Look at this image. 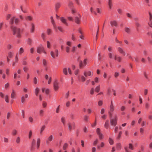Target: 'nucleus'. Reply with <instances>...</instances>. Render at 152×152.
Here are the masks:
<instances>
[{
	"instance_id": "1",
	"label": "nucleus",
	"mask_w": 152,
	"mask_h": 152,
	"mask_svg": "<svg viewBox=\"0 0 152 152\" xmlns=\"http://www.w3.org/2000/svg\"><path fill=\"white\" fill-rule=\"evenodd\" d=\"M11 28L13 32V35H16L18 37H20V29L19 28L13 26H11Z\"/></svg>"
},
{
	"instance_id": "2",
	"label": "nucleus",
	"mask_w": 152,
	"mask_h": 152,
	"mask_svg": "<svg viewBox=\"0 0 152 152\" xmlns=\"http://www.w3.org/2000/svg\"><path fill=\"white\" fill-rule=\"evenodd\" d=\"M117 117L116 116L114 118H111L110 123L112 126H115L117 124Z\"/></svg>"
},
{
	"instance_id": "3",
	"label": "nucleus",
	"mask_w": 152,
	"mask_h": 152,
	"mask_svg": "<svg viewBox=\"0 0 152 152\" xmlns=\"http://www.w3.org/2000/svg\"><path fill=\"white\" fill-rule=\"evenodd\" d=\"M87 59L86 58H85L83 61H80L79 63V66L80 68H82L83 67L85 66L87 64Z\"/></svg>"
},
{
	"instance_id": "4",
	"label": "nucleus",
	"mask_w": 152,
	"mask_h": 152,
	"mask_svg": "<svg viewBox=\"0 0 152 152\" xmlns=\"http://www.w3.org/2000/svg\"><path fill=\"white\" fill-rule=\"evenodd\" d=\"M14 20L15 23L16 24H17L19 22V20L18 18H15V17H13L11 18L10 20V23L12 25L14 23Z\"/></svg>"
},
{
	"instance_id": "5",
	"label": "nucleus",
	"mask_w": 152,
	"mask_h": 152,
	"mask_svg": "<svg viewBox=\"0 0 152 152\" xmlns=\"http://www.w3.org/2000/svg\"><path fill=\"white\" fill-rule=\"evenodd\" d=\"M37 52L39 54L41 53L42 52L45 54H46V52L45 51L44 47L42 45H41L40 47L37 48Z\"/></svg>"
},
{
	"instance_id": "6",
	"label": "nucleus",
	"mask_w": 152,
	"mask_h": 152,
	"mask_svg": "<svg viewBox=\"0 0 152 152\" xmlns=\"http://www.w3.org/2000/svg\"><path fill=\"white\" fill-rule=\"evenodd\" d=\"M128 148L131 150H133L134 149V147L133 145L131 143H129V144L128 148L127 147H125L124 148V149L126 152H131Z\"/></svg>"
},
{
	"instance_id": "7",
	"label": "nucleus",
	"mask_w": 152,
	"mask_h": 152,
	"mask_svg": "<svg viewBox=\"0 0 152 152\" xmlns=\"http://www.w3.org/2000/svg\"><path fill=\"white\" fill-rule=\"evenodd\" d=\"M50 55L53 58H55V57H57L58 55V50L56 49L54 52L53 51H51L50 52Z\"/></svg>"
},
{
	"instance_id": "8",
	"label": "nucleus",
	"mask_w": 152,
	"mask_h": 152,
	"mask_svg": "<svg viewBox=\"0 0 152 152\" xmlns=\"http://www.w3.org/2000/svg\"><path fill=\"white\" fill-rule=\"evenodd\" d=\"M59 83L57 80H55L53 84V86L54 89L55 91H57L59 88Z\"/></svg>"
},
{
	"instance_id": "9",
	"label": "nucleus",
	"mask_w": 152,
	"mask_h": 152,
	"mask_svg": "<svg viewBox=\"0 0 152 152\" xmlns=\"http://www.w3.org/2000/svg\"><path fill=\"white\" fill-rule=\"evenodd\" d=\"M96 132L98 135L100 140H102L103 138V135L101 132V130L99 128H97L96 129Z\"/></svg>"
},
{
	"instance_id": "10",
	"label": "nucleus",
	"mask_w": 152,
	"mask_h": 152,
	"mask_svg": "<svg viewBox=\"0 0 152 152\" xmlns=\"http://www.w3.org/2000/svg\"><path fill=\"white\" fill-rule=\"evenodd\" d=\"M114 108L113 105H110V106L109 110L108 111V113L110 117H111L112 115V113L114 110Z\"/></svg>"
},
{
	"instance_id": "11",
	"label": "nucleus",
	"mask_w": 152,
	"mask_h": 152,
	"mask_svg": "<svg viewBox=\"0 0 152 152\" xmlns=\"http://www.w3.org/2000/svg\"><path fill=\"white\" fill-rule=\"evenodd\" d=\"M81 18V15L78 14V15L76 16L75 18V22L77 24H80V23L81 20L80 18Z\"/></svg>"
},
{
	"instance_id": "12",
	"label": "nucleus",
	"mask_w": 152,
	"mask_h": 152,
	"mask_svg": "<svg viewBox=\"0 0 152 152\" xmlns=\"http://www.w3.org/2000/svg\"><path fill=\"white\" fill-rule=\"evenodd\" d=\"M60 19L61 22L65 25L66 26H69V24L67 22V20L64 17H60Z\"/></svg>"
},
{
	"instance_id": "13",
	"label": "nucleus",
	"mask_w": 152,
	"mask_h": 152,
	"mask_svg": "<svg viewBox=\"0 0 152 152\" xmlns=\"http://www.w3.org/2000/svg\"><path fill=\"white\" fill-rule=\"evenodd\" d=\"M53 139V136L52 135H50L47 138L46 140V143L47 144H49L50 142H51Z\"/></svg>"
},
{
	"instance_id": "14",
	"label": "nucleus",
	"mask_w": 152,
	"mask_h": 152,
	"mask_svg": "<svg viewBox=\"0 0 152 152\" xmlns=\"http://www.w3.org/2000/svg\"><path fill=\"white\" fill-rule=\"evenodd\" d=\"M118 51L121 53L124 56L126 55L125 52L123 49L121 47H118L117 48Z\"/></svg>"
},
{
	"instance_id": "15",
	"label": "nucleus",
	"mask_w": 152,
	"mask_h": 152,
	"mask_svg": "<svg viewBox=\"0 0 152 152\" xmlns=\"http://www.w3.org/2000/svg\"><path fill=\"white\" fill-rule=\"evenodd\" d=\"M50 19L51 20V23L53 25V28L54 29H56V24L55 23V21L52 16L50 17Z\"/></svg>"
},
{
	"instance_id": "16",
	"label": "nucleus",
	"mask_w": 152,
	"mask_h": 152,
	"mask_svg": "<svg viewBox=\"0 0 152 152\" xmlns=\"http://www.w3.org/2000/svg\"><path fill=\"white\" fill-rule=\"evenodd\" d=\"M110 23L112 26H114L115 27L117 26V22L115 20L111 21L110 22Z\"/></svg>"
},
{
	"instance_id": "17",
	"label": "nucleus",
	"mask_w": 152,
	"mask_h": 152,
	"mask_svg": "<svg viewBox=\"0 0 152 152\" xmlns=\"http://www.w3.org/2000/svg\"><path fill=\"white\" fill-rule=\"evenodd\" d=\"M109 126V121L108 120L106 121L104 125V127L106 129H108Z\"/></svg>"
},
{
	"instance_id": "18",
	"label": "nucleus",
	"mask_w": 152,
	"mask_h": 152,
	"mask_svg": "<svg viewBox=\"0 0 152 152\" xmlns=\"http://www.w3.org/2000/svg\"><path fill=\"white\" fill-rule=\"evenodd\" d=\"M46 128L45 125H43L41 127L40 130V134L42 135L43 131L45 130Z\"/></svg>"
},
{
	"instance_id": "19",
	"label": "nucleus",
	"mask_w": 152,
	"mask_h": 152,
	"mask_svg": "<svg viewBox=\"0 0 152 152\" xmlns=\"http://www.w3.org/2000/svg\"><path fill=\"white\" fill-rule=\"evenodd\" d=\"M61 6V4L60 3H57L55 5V8L56 11H57L58 8Z\"/></svg>"
},
{
	"instance_id": "20",
	"label": "nucleus",
	"mask_w": 152,
	"mask_h": 152,
	"mask_svg": "<svg viewBox=\"0 0 152 152\" xmlns=\"http://www.w3.org/2000/svg\"><path fill=\"white\" fill-rule=\"evenodd\" d=\"M31 29L30 32L31 33H33L34 32L35 28V26L33 23H31Z\"/></svg>"
},
{
	"instance_id": "21",
	"label": "nucleus",
	"mask_w": 152,
	"mask_h": 152,
	"mask_svg": "<svg viewBox=\"0 0 152 152\" xmlns=\"http://www.w3.org/2000/svg\"><path fill=\"white\" fill-rule=\"evenodd\" d=\"M104 145V142H101L100 145H98L97 146V148L98 149H100V148H103Z\"/></svg>"
},
{
	"instance_id": "22",
	"label": "nucleus",
	"mask_w": 152,
	"mask_h": 152,
	"mask_svg": "<svg viewBox=\"0 0 152 152\" xmlns=\"http://www.w3.org/2000/svg\"><path fill=\"white\" fill-rule=\"evenodd\" d=\"M42 91L43 92H44V91H45V93L47 94H48L49 93V90L48 88L45 89V88H42Z\"/></svg>"
},
{
	"instance_id": "23",
	"label": "nucleus",
	"mask_w": 152,
	"mask_h": 152,
	"mask_svg": "<svg viewBox=\"0 0 152 152\" xmlns=\"http://www.w3.org/2000/svg\"><path fill=\"white\" fill-rule=\"evenodd\" d=\"M68 69L66 68H64L63 70V73L65 75H67L68 74L67 73Z\"/></svg>"
},
{
	"instance_id": "24",
	"label": "nucleus",
	"mask_w": 152,
	"mask_h": 152,
	"mask_svg": "<svg viewBox=\"0 0 152 152\" xmlns=\"http://www.w3.org/2000/svg\"><path fill=\"white\" fill-rule=\"evenodd\" d=\"M68 129H69V130L70 131H71L72 130V129L73 128L72 126V123L70 122H69L68 123Z\"/></svg>"
},
{
	"instance_id": "25",
	"label": "nucleus",
	"mask_w": 152,
	"mask_h": 152,
	"mask_svg": "<svg viewBox=\"0 0 152 152\" xmlns=\"http://www.w3.org/2000/svg\"><path fill=\"white\" fill-rule=\"evenodd\" d=\"M115 60H117L119 62H120L121 59V58L120 56H115Z\"/></svg>"
},
{
	"instance_id": "26",
	"label": "nucleus",
	"mask_w": 152,
	"mask_h": 152,
	"mask_svg": "<svg viewBox=\"0 0 152 152\" xmlns=\"http://www.w3.org/2000/svg\"><path fill=\"white\" fill-rule=\"evenodd\" d=\"M39 91V88L38 87H37L35 88V91H34L35 94V95H36V96H38V94Z\"/></svg>"
},
{
	"instance_id": "27",
	"label": "nucleus",
	"mask_w": 152,
	"mask_h": 152,
	"mask_svg": "<svg viewBox=\"0 0 152 152\" xmlns=\"http://www.w3.org/2000/svg\"><path fill=\"white\" fill-rule=\"evenodd\" d=\"M116 148L118 150H120L121 148V145L120 143H117L116 145Z\"/></svg>"
},
{
	"instance_id": "28",
	"label": "nucleus",
	"mask_w": 152,
	"mask_h": 152,
	"mask_svg": "<svg viewBox=\"0 0 152 152\" xmlns=\"http://www.w3.org/2000/svg\"><path fill=\"white\" fill-rule=\"evenodd\" d=\"M24 52V50L23 48H20L18 51L19 54L21 55Z\"/></svg>"
},
{
	"instance_id": "29",
	"label": "nucleus",
	"mask_w": 152,
	"mask_h": 152,
	"mask_svg": "<svg viewBox=\"0 0 152 152\" xmlns=\"http://www.w3.org/2000/svg\"><path fill=\"white\" fill-rule=\"evenodd\" d=\"M109 142L111 145H112L114 144L113 140L111 138H109L108 140Z\"/></svg>"
},
{
	"instance_id": "30",
	"label": "nucleus",
	"mask_w": 152,
	"mask_h": 152,
	"mask_svg": "<svg viewBox=\"0 0 152 152\" xmlns=\"http://www.w3.org/2000/svg\"><path fill=\"white\" fill-rule=\"evenodd\" d=\"M25 19L27 20L31 21L32 20V18L31 16H28L25 17Z\"/></svg>"
},
{
	"instance_id": "31",
	"label": "nucleus",
	"mask_w": 152,
	"mask_h": 152,
	"mask_svg": "<svg viewBox=\"0 0 152 152\" xmlns=\"http://www.w3.org/2000/svg\"><path fill=\"white\" fill-rule=\"evenodd\" d=\"M125 31L128 34H129L130 32V29L129 28L126 27L125 28Z\"/></svg>"
},
{
	"instance_id": "32",
	"label": "nucleus",
	"mask_w": 152,
	"mask_h": 152,
	"mask_svg": "<svg viewBox=\"0 0 152 152\" xmlns=\"http://www.w3.org/2000/svg\"><path fill=\"white\" fill-rule=\"evenodd\" d=\"M28 119L29 122L30 123H33L34 119L31 116H29L28 118Z\"/></svg>"
},
{
	"instance_id": "33",
	"label": "nucleus",
	"mask_w": 152,
	"mask_h": 152,
	"mask_svg": "<svg viewBox=\"0 0 152 152\" xmlns=\"http://www.w3.org/2000/svg\"><path fill=\"white\" fill-rule=\"evenodd\" d=\"M15 92L14 90H12V92L11 95V97L12 98H14L15 96Z\"/></svg>"
},
{
	"instance_id": "34",
	"label": "nucleus",
	"mask_w": 152,
	"mask_h": 152,
	"mask_svg": "<svg viewBox=\"0 0 152 152\" xmlns=\"http://www.w3.org/2000/svg\"><path fill=\"white\" fill-rule=\"evenodd\" d=\"M33 132L31 130H30L28 133V138L29 139H30L32 135Z\"/></svg>"
},
{
	"instance_id": "35",
	"label": "nucleus",
	"mask_w": 152,
	"mask_h": 152,
	"mask_svg": "<svg viewBox=\"0 0 152 152\" xmlns=\"http://www.w3.org/2000/svg\"><path fill=\"white\" fill-rule=\"evenodd\" d=\"M108 5L110 7V8L111 9L112 7V0H109Z\"/></svg>"
},
{
	"instance_id": "36",
	"label": "nucleus",
	"mask_w": 152,
	"mask_h": 152,
	"mask_svg": "<svg viewBox=\"0 0 152 152\" xmlns=\"http://www.w3.org/2000/svg\"><path fill=\"white\" fill-rule=\"evenodd\" d=\"M143 74L144 76L145 77L146 79L147 80H148L149 78L148 76V75L147 73L145 72H143Z\"/></svg>"
},
{
	"instance_id": "37",
	"label": "nucleus",
	"mask_w": 152,
	"mask_h": 152,
	"mask_svg": "<svg viewBox=\"0 0 152 152\" xmlns=\"http://www.w3.org/2000/svg\"><path fill=\"white\" fill-rule=\"evenodd\" d=\"M68 146V145L66 143H65L63 147V150H65L66 148H67Z\"/></svg>"
},
{
	"instance_id": "38",
	"label": "nucleus",
	"mask_w": 152,
	"mask_h": 152,
	"mask_svg": "<svg viewBox=\"0 0 152 152\" xmlns=\"http://www.w3.org/2000/svg\"><path fill=\"white\" fill-rule=\"evenodd\" d=\"M20 142V137H17V138L16 139V142L17 143L19 144V143Z\"/></svg>"
},
{
	"instance_id": "39",
	"label": "nucleus",
	"mask_w": 152,
	"mask_h": 152,
	"mask_svg": "<svg viewBox=\"0 0 152 152\" xmlns=\"http://www.w3.org/2000/svg\"><path fill=\"white\" fill-rule=\"evenodd\" d=\"M61 121L64 125H65V118L64 117H62L61 118Z\"/></svg>"
},
{
	"instance_id": "40",
	"label": "nucleus",
	"mask_w": 152,
	"mask_h": 152,
	"mask_svg": "<svg viewBox=\"0 0 152 152\" xmlns=\"http://www.w3.org/2000/svg\"><path fill=\"white\" fill-rule=\"evenodd\" d=\"M100 90V85H99L96 86L95 88V91L96 92H98Z\"/></svg>"
},
{
	"instance_id": "41",
	"label": "nucleus",
	"mask_w": 152,
	"mask_h": 152,
	"mask_svg": "<svg viewBox=\"0 0 152 152\" xmlns=\"http://www.w3.org/2000/svg\"><path fill=\"white\" fill-rule=\"evenodd\" d=\"M5 99L6 102L8 103L9 102L8 96L7 95H6L5 96Z\"/></svg>"
},
{
	"instance_id": "42",
	"label": "nucleus",
	"mask_w": 152,
	"mask_h": 152,
	"mask_svg": "<svg viewBox=\"0 0 152 152\" xmlns=\"http://www.w3.org/2000/svg\"><path fill=\"white\" fill-rule=\"evenodd\" d=\"M150 106L149 104L148 103L146 102L145 104V108L146 109H148Z\"/></svg>"
},
{
	"instance_id": "43",
	"label": "nucleus",
	"mask_w": 152,
	"mask_h": 152,
	"mask_svg": "<svg viewBox=\"0 0 152 152\" xmlns=\"http://www.w3.org/2000/svg\"><path fill=\"white\" fill-rule=\"evenodd\" d=\"M47 46L48 48L50 49V44L49 41L47 42Z\"/></svg>"
},
{
	"instance_id": "44",
	"label": "nucleus",
	"mask_w": 152,
	"mask_h": 152,
	"mask_svg": "<svg viewBox=\"0 0 152 152\" xmlns=\"http://www.w3.org/2000/svg\"><path fill=\"white\" fill-rule=\"evenodd\" d=\"M23 69L25 72H26L28 70V68L26 66H24Z\"/></svg>"
},
{
	"instance_id": "45",
	"label": "nucleus",
	"mask_w": 152,
	"mask_h": 152,
	"mask_svg": "<svg viewBox=\"0 0 152 152\" xmlns=\"http://www.w3.org/2000/svg\"><path fill=\"white\" fill-rule=\"evenodd\" d=\"M25 98L24 97V96H22L21 98V102L22 103H23L25 102Z\"/></svg>"
},
{
	"instance_id": "46",
	"label": "nucleus",
	"mask_w": 152,
	"mask_h": 152,
	"mask_svg": "<svg viewBox=\"0 0 152 152\" xmlns=\"http://www.w3.org/2000/svg\"><path fill=\"white\" fill-rule=\"evenodd\" d=\"M66 51V53H69L70 51V48L68 46H66L65 48Z\"/></svg>"
},
{
	"instance_id": "47",
	"label": "nucleus",
	"mask_w": 152,
	"mask_h": 152,
	"mask_svg": "<svg viewBox=\"0 0 152 152\" xmlns=\"http://www.w3.org/2000/svg\"><path fill=\"white\" fill-rule=\"evenodd\" d=\"M17 132L16 130L14 129L12 131V134L13 135H15L16 134Z\"/></svg>"
},
{
	"instance_id": "48",
	"label": "nucleus",
	"mask_w": 152,
	"mask_h": 152,
	"mask_svg": "<svg viewBox=\"0 0 152 152\" xmlns=\"http://www.w3.org/2000/svg\"><path fill=\"white\" fill-rule=\"evenodd\" d=\"M135 24L136 26L137 27H139L141 26L140 24L139 23H138L137 22H135Z\"/></svg>"
},
{
	"instance_id": "49",
	"label": "nucleus",
	"mask_w": 152,
	"mask_h": 152,
	"mask_svg": "<svg viewBox=\"0 0 152 152\" xmlns=\"http://www.w3.org/2000/svg\"><path fill=\"white\" fill-rule=\"evenodd\" d=\"M98 142V140L97 139H96V140L94 142L93 145H96Z\"/></svg>"
},
{
	"instance_id": "50",
	"label": "nucleus",
	"mask_w": 152,
	"mask_h": 152,
	"mask_svg": "<svg viewBox=\"0 0 152 152\" xmlns=\"http://www.w3.org/2000/svg\"><path fill=\"white\" fill-rule=\"evenodd\" d=\"M148 24L150 27L152 28V20H149Z\"/></svg>"
},
{
	"instance_id": "51",
	"label": "nucleus",
	"mask_w": 152,
	"mask_h": 152,
	"mask_svg": "<svg viewBox=\"0 0 152 152\" xmlns=\"http://www.w3.org/2000/svg\"><path fill=\"white\" fill-rule=\"evenodd\" d=\"M18 61V53H17L16 56L15 58V62H17Z\"/></svg>"
},
{
	"instance_id": "52",
	"label": "nucleus",
	"mask_w": 152,
	"mask_h": 152,
	"mask_svg": "<svg viewBox=\"0 0 152 152\" xmlns=\"http://www.w3.org/2000/svg\"><path fill=\"white\" fill-rule=\"evenodd\" d=\"M8 57L10 58H12L13 55V54L11 52H9L8 54Z\"/></svg>"
},
{
	"instance_id": "53",
	"label": "nucleus",
	"mask_w": 152,
	"mask_h": 152,
	"mask_svg": "<svg viewBox=\"0 0 152 152\" xmlns=\"http://www.w3.org/2000/svg\"><path fill=\"white\" fill-rule=\"evenodd\" d=\"M44 113V111L42 110H41L39 111V114L41 116H42L43 115V113Z\"/></svg>"
},
{
	"instance_id": "54",
	"label": "nucleus",
	"mask_w": 152,
	"mask_h": 152,
	"mask_svg": "<svg viewBox=\"0 0 152 152\" xmlns=\"http://www.w3.org/2000/svg\"><path fill=\"white\" fill-rule=\"evenodd\" d=\"M69 96V92L68 91L67 92L65 95V98L66 99H67Z\"/></svg>"
},
{
	"instance_id": "55",
	"label": "nucleus",
	"mask_w": 152,
	"mask_h": 152,
	"mask_svg": "<svg viewBox=\"0 0 152 152\" xmlns=\"http://www.w3.org/2000/svg\"><path fill=\"white\" fill-rule=\"evenodd\" d=\"M108 56L109 58L111 59L113 58V54L111 53H108Z\"/></svg>"
},
{
	"instance_id": "56",
	"label": "nucleus",
	"mask_w": 152,
	"mask_h": 152,
	"mask_svg": "<svg viewBox=\"0 0 152 152\" xmlns=\"http://www.w3.org/2000/svg\"><path fill=\"white\" fill-rule=\"evenodd\" d=\"M35 140L34 139H33L32 140V142H31V145L33 147L35 144Z\"/></svg>"
},
{
	"instance_id": "57",
	"label": "nucleus",
	"mask_w": 152,
	"mask_h": 152,
	"mask_svg": "<svg viewBox=\"0 0 152 152\" xmlns=\"http://www.w3.org/2000/svg\"><path fill=\"white\" fill-rule=\"evenodd\" d=\"M51 32V30L49 28H48L47 30V33L48 35H50Z\"/></svg>"
},
{
	"instance_id": "58",
	"label": "nucleus",
	"mask_w": 152,
	"mask_h": 152,
	"mask_svg": "<svg viewBox=\"0 0 152 152\" xmlns=\"http://www.w3.org/2000/svg\"><path fill=\"white\" fill-rule=\"evenodd\" d=\"M4 142L8 143V140L7 138L4 137Z\"/></svg>"
},
{
	"instance_id": "59",
	"label": "nucleus",
	"mask_w": 152,
	"mask_h": 152,
	"mask_svg": "<svg viewBox=\"0 0 152 152\" xmlns=\"http://www.w3.org/2000/svg\"><path fill=\"white\" fill-rule=\"evenodd\" d=\"M48 84H50L51 81H52V78L51 77H49V79L48 80Z\"/></svg>"
},
{
	"instance_id": "60",
	"label": "nucleus",
	"mask_w": 152,
	"mask_h": 152,
	"mask_svg": "<svg viewBox=\"0 0 152 152\" xmlns=\"http://www.w3.org/2000/svg\"><path fill=\"white\" fill-rule=\"evenodd\" d=\"M99 79L97 77H96L94 79V82L96 83H98L99 82Z\"/></svg>"
},
{
	"instance_id": "61",
	"label": "nucleus",
	"mask_w": 152,
	"mask_h": 152,
	"mask_svg": "<svg viewBox=\"0 0 152 152\" xmlns=\"http://www.w3.org/2000/svg\"><path fill=\"white\" fill-rule=\"evenodd\" d=\"M58 29L61 32H63V30L61 26H58L57 27Z\"/></svg>"
},
{
	"instance_id": "62",
	"label": "nucleus",
	"mask_w": 152,
	"mask_h": 152,
	"mask_svg": "<svg viewBox=\"0 0 152 152\" xmlns=\"http://www.w3.org/2000/svg\"><path fill=\"white\" fill-rule=\"evenodd\" d=\"M66 44L67 45L69 46H71L72 45V42L70 41H67L66 42Z\"/></svg>"
},
{
	"instance_id": "63",
	"label": "nucleus",
	"mask_w": 152,
	"mask_h": 152,
	"mask_svg": "<svg viewBox=\"0 0 152 152\" xmlns=\"http://www.w3.org/2000/svg\"><path fill=\"white\" fill-rule=\"evenodd\" d=\"M148 90L147 89H145L144 91V94L145 95H146L148 93Z\"/></svg>"
},
{
	"instance_id": "64",
	"label": "nucleus",
	"mask_w": 152,
	"mask_h": 152,
	"mask_svg": "<svg viewBox=\"0 0 152 152\" xmlns=\"http://www.w3.org/2000/svg\"><path fill=\"white\" fill-rule=\"evenodd\" d=\"M119 75V73L118 72H115L114 74V76L115 78L117 77Z\"/></svg>"
}]
</instances>
